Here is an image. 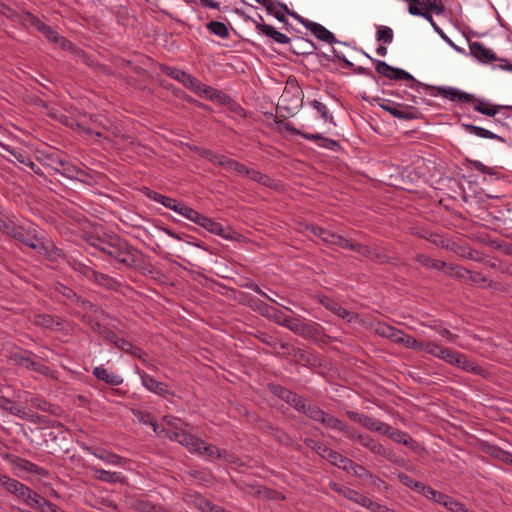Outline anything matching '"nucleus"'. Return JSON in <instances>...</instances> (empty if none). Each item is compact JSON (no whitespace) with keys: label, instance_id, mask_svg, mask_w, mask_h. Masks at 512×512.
Wrapping results in <instances>:
<instances>
[{"label":"nucleus","instance_id":"1","mask_svg":"<svg viewBox=\"0 0 512 512\" xmlns=\"http://www.w3.org/2000/svg\"><path fill=\"white\" fill-rule=\"evenodd\" d=\"M88 243L127 268L144 269V255L117 235L90 236Z\"/></svg>","mask_w":512,"mask_h":512},{"label":"nucleus","instance_id":"2","mask_svg":"<svg viewBox=\"0 0 512 512\" xmlns=\"http://www.w3.org/2000/svg\"><path fill=\"white\" fill-rule=\"evenodd\" d=\"M12 238L37 251L51 261H57L65 257L63 250L58 248L52 241L46 240L44 236L40 235L37 226L33 224L26 226L17 225Z\"/></svg>","mask_w":512,"mask_h":512},{"label":"nucleus","instance_id":"3","mask_svg":"<svg viewBox=\"0 0 512 512\" xmlns=\"http://www.w3.org/2000/svg\"><path fill=\"white\" fill-rule=\"evenodd\" d=\"M142 192L147 198L162 204L168 209L173 210L174 212L182 215L186 219L197 224L198 226L202 227L205 230L207 229L208 224L212 220L211 218L199 213L195 209L187 206L184 202L160 194L156 191L149 189L148 187H144L142 189Z\"/></svg>","mask_w":512,"mask_h":512},{"label":"nucleus","instance_id":"4","mask_svg":"<svg viewBox=\"0 0 512 512\" xmlns=\"http://www.w3.org/2000/svg\"><path fill=\"white\" fill-rule=\"evenodd\" d=\"M151 425L153 426L154 432L158 435L163 434L165 437L178 442L191 451L196 452V450H199V445H202L201 439L186 432L184 429H180L179 431H172L169 428L160 427L155 423H151Z\"/></svg>","mask_w":512,"mask_h":512},{"label":"nucleus","instance_id":"5","mask_svg":"<svg viewBox=\"0 0 512 512\" xmlns=\"http://www.w3.org/2000/svg\"><path fill=\"white\" fill-rule=\"evenodd\" d=\"M307 445L311 447L319 456L329 461L332 465L337 466L340 469H347L351 466V459L348 457H345L338 453L335 450H332L331 448L327 447L326 445L317 442L315 440L309 439L307 440Z\"/></svg>","mask_w":512,"mask_h":512},{"label":"nucleus","instance_id":"6","mask_svg":"<svg viewBox=\"0 0 512 512\" xmlns=\"http://www.w3.org/2000/svg\"><path fill=\"white\" fill-rule=\"evenodd\" d=\"M379 106L384 111L401 120H414L418 119L420 116V112L417 108L401 103H396L390 100L383 99L382 102L379 103Z\"/></svg>","mask_w":512,"mask_h":512},{"label":"nucleus","instance_id":"7","mask_svg":"<svg viewBox=\"0 0 512 512\" xmlns=\"http://www.w3.org/2000/svg\"><path fill=\"white\" fill-rule=\"evenodd\" d=\"M374 432H377L382 435H386L393 441L403 444L407 447L412 448L413 450L416 449V446L418 445L417 442L406 432L401 431L399 429H395L392 426H390L387 423H384L382 421H379L376 429Z\"/></svg>","mask_w":512,"mask_h":512},{"label":"nucleus","instance_id":"8","mask_svg":"<svg viewBox=\"0 0 512 512\" xmlns=\"http://www.w3.org/2000/svg\"><path fill=\"white\" fill-rule=\"evenodd\" d=\"M303 101V91L297 87H285L279 99L278 108L284 109L288 113L301 107Z\"/></svg>","mask_w":512,"mask_h":512},{"label":"nucleus","instance_id":"9","mask_svg":"<svg viewBox=\"0 0 512 512\" xmlns=\"http://www.w3.org/2000/svg\"><path fill=\"white\" fill-rule=\"evenodd\" d=\"M31 355L33 354L29 351H25V354L13 353L10 356V360L15 365L25 367L28 370L35 371L42 375H48L50 372L49 367L34 360Z\"/></svg>","mask_w":512,"mask_h":512},{"label":"nucleus","instance_id":"10","mask_svg":"<svg viewBox=\"0 0 512 512\" xmlns=\"http://www.w3.org/2000/svg\"><path fill=\"white\" fill-rule=\"evenodd\" d=\"M183 500L185 503L193 505L201 512H225L223 508L213 504L210 500L192 490L186 491L183 494Z\"/></svg>","mask_w":512,"mask_h":512},{"label":"nucleus","instance_id":"11","mask_svg":"<svg viewBox=\"0 0 512 512\" xmlns=\"http://www.w3.org/2000/svg\"><path fill=\"white\" fill-rule=\"evenodd\" d=\"M362 447L368 449L371 453L377 456H381L390 462H396V454L386 448L383 444L378 442L369 434L364 433L359 443Z\"/></svg>","mask_w":512,"mask_h":512},{"label":"nucleus","instance_id":"12","mask_svg":"<svg viewBox=\"0 0 512 512\" xmlns=\"http://www.w3.org/2000/svg\"><path fill=\"white\" fill-rule=\"evenodd\" d=\"M355 252L370 259L373 262L380 263V264H384V263L396 264V260H397L394 257H389L383 249L364 245L361 243H357Z\"/></svg>","mask_w":512,"mask_h":512},{"label":"nucleus","instance_id":"13","mask_svg":"<svg viewBox=\"0 0 512 512\" xmlns=\"http://www.w3.org/2000/svg\"><path fill=\"white\" fill-rule=\"evenodd\" d=\"M377 73L392 79V80H404V81H415V78L407 71L390 66L384 61H376L375 67Z\"/></svg>","mask_w":512,"mask_h":512},{"label":"nucleus","instance_id":"14","mask_svg":"<svg viewBox=\"0 0 512 512\" xmlns=\"http://www.w3.org/2000/svg\"><path fill=\"white\" fill-rule=\"evenodd\" d=\"M270 392L285 401L291 407H293L296 411L299 409V406L304 400V397L298 395L297 393L292 392L291 390L282 387L278 384H271L269 386Z\"/></svg>","mask_w":512,"mask_h":512},{"label":"nucleus","instance_id":"15","mask_svg":"<svg viewBox=\"0 0 512 512\" xmlns=\"http://www.w3.org/2000/svg\"><path fill=\"white\" fill-rule=\"evenodd\" d=\"M160 71L163 74L179 81L187 88L192 89L197 84V79L195 77H193L189 73H187L183 70H180L176 67L162 64V65H160Z\"/></svg>","mask_w":512,"mask_h":512},{"label":"nucleus","instance_id":"16","mask_svg":"<svg viewBox=\"0 0 512 512\" xmlns=\"http://www.w3.org/2000/svg\"><path fill=\"white\" fill-rule=\"evenodd\" d=\"M437 94L454 102L471 103L475 100L474 95L453 87H437Z\"/></svg>","mask_w":512,"mask_h":512},{"label":"nucleus","instance_id":"17","mask_svg":"<svg viewBox=\"0 0 512 512\" xmlns=\"http://www.w3.org/2000/svg\"><path fill=\"white\" fill-rule=\"evenodd\" d=\"M303 26L310 30L315 37H317L319 40L324 41L328 44H335L339 43V41L336 39L335 35L326 29L323 25L312 22V21H306L303 22Z\"/></svg>","mask_w":512,"mask_h":512},{"label":"nucleus","instance_id":"18","mask_svg":"<svg viewBox=\"0 0 512 512\" xmlns=\"http://www.w3.org/2000/svg\"><path fill=\"white\" fill-rule=\"evenodd\" d=\"M140 377L142 385L150 392L163 397L171 394L165 383L157 381L146 372L140 373Z\"/></svg>","mask_w":512,"mask_h":512},{"label":"nucleus","instance_id":"19","mask_svg":"<svg viewBox=\"0 0 512 512\" xmlns=\"http://www.w3.org/2000/svg\"><path fill=\"white\" fill-rule=\"evenodd\" d=\"M320 303L329 311L337 315L342 319H347L348 322H352L354 319L358 317V315L354 312H351L345 308H343L338 302L329 298L323 297L320 299Z\"/></svg>","mask_w":512,"mask_h":512},{"label":"nucleus","instance_id":"20","mask_svg":"<svg viewBox=\"0 0 512 512\" xmlns=\"http://www.w3.org/2000/svg\"><path fill=\"white\" fill-rule=\"evenodd\" d=\"M470 54L482 63H489L497 60L492 50L486 48L482 43L475 41L469 44Z\"/></svg>","mask_w":512,"mask_h":512},{"label":"nucleus","instance_id":"21","mask_svg":"<svg viewBox=\"0 0 512 512\" xmlns=\"http://www.w3.org/2000/svg\"><path fill=\"white\" fill-rule=\"evenodd\" d=\"M290 50L296 55H311L316 52L317 47L309 39L296 37L290 43Z\"/></svg>","mask_w":512,"mask_h":512},{"label":"nucleus","instance_id":"22","mask_svg":"<svg viewBox=\"0 0 512 512\" xmlns=\"http://www.w3.org/2000/svg\"><path fill=\"white\" fill-rule=\"evenodd\" d=\"M11 462L15 467L28 473L35 474L40 477L48 475V471L45 468L40 467L27 459L15 456Z\"/></svg>","mask_w":512,"mask_h":512},{"label":"nucleus","instance_id":"23","mask_svg":"<svg viewBox=\"0 0 512 512\" xmlns=\"http://www.w3.org/2000/svg\"><path fill=\"white\" fill-rule=\"evenodd\" d=\"M93 375L100 381L105 382L111 386H119L123 383V378L113 372L108 371L103 366H98L93 369Z\"/></svg>","mask_w":512,"mask_h":512},{"label":"nucleus","instance_id":"24","mask_svg":"<svg viewBox=\"0 0 512 512\" xmlns=\"http://www.w3.org/2000/svg\"><path fill=\"white\" fill-rule=\"evenodd\" d=\"M86 450L107 464H111V465H121L122 464L123 458L113 452L108 451V450H105L102 448H92V447H88V448H86Z\"/></svg>","mask_w":512,"mask_h":512},{"label":"nucleus","instance_id":"25","mask_svg":"<svg viewBox=\"0 0 512 512\" xmlns=\"http://www.w3.org/2000/svg\"><path fill=\"white\" fill-rule=\"evenodd\" d=\"M90 471L93 473V477L96 480L106 483H118L122 481V475L119 472H110L96 466H89Z\"/></svg>","mask_w":512,"mask_h":512},{"label":"nucleus","instance_id":"26","mask_svg":"<svg viewBox=\"0 0 512 512\" xmlns=\"http://www.w3.org/2000/svg\"><path fill=\"white\" fill-rule=\"evenodd\" d=\"M298 412L304 414L306 417L310 418L313 421L321 422L325 411L320 409L319 406L309 403L304 398L303 402L299 406V409H297Z\"/></svg>","mask_w":512,"mask_h":512},{"label":"nucleus","instance_id":"27","mask_svg":"<svg viewBox=\"0 0 512 512\" xmlns=\"http://www.w3.org/2000/svg\"><path fill=\"white\" fill-rule=\"evenodd\" d=\"M302 137L306 140L314 141L321 148H325L332 151H336L340 146L338 141L326 138L318 133L302 134Z\"/></svg>","mask_w":512,"mask_h":512},{"label":"nucleus","instance_id":"28","mask_svg":"<svg viewBox=\"0 0 512 512\" xmlns=\"http://www.w3.org/2000/svg\"><path fill=\"white\" fill-rule=\"evenodd\" d=\"M462 127L466 132L473 134L477 137L486 138V139H494V140H498L500 142H505V139L503 137L493 133L492 131H490L488 129H485V128H482V127H479V126H476L473 124H466V123H462Z\"/></svg>","mask_w":512,"mask_h":512},{"label":"nucleus","instance_id":"29","mask_svg":"<svg viewBox=\"0 0 512 512\" xmlns=\"http://www.w3.org/2000/svg\"><path fill=\"white\" fill-rule=\"evenodd\" d=\"M346 415L348 416L349 419L361 424L363 427L372 432L375 431L379 423V420L373 419L366 414L358 413L356 411H346Z\"/></svg>","mask_w":512,"mask_h":512},{"label":"nucleus","instance_id":"30","mask_svg":"<svg viewBox=\"0 0 512 512\" xmlns=\"http://www.w3.org/2000/svg\"><path fill=\"white\" fill-rule=\"evenodd\" d=\"M285 327L295 334L303 337L311 336L313 332V327L311 325L304 323L297 318L290 317Z\"/></svg>","mask_w":512,"mask_h":512},{"label":"nucleus","instance_id":"31","mask_svg":"<svg viewBox=\"0 0 512 512\" xmlns=\"http://www.w3.org/2000/svg\"><path fill=\"white\" fill-rule=\"evenodd\" d=\"M27 401L30 402L32 407L39 409L43 412H48L55 416L60 414L59 406L48 402L46 399H44L42 397H31Z\"/></svg>","mask_w":512,"mask_h":512},{"label":"nucleus","instance_id":"32","mask_svg":"<svg viewBox=\"0 0 512 512\" xmlns=\"http://www.w3.org/2000/svg\"><path fill=\"white\" fill-rule=\"evenodd\" d=\"M92 281L109 290H117L121 285L117 279L98 271L92 274Z\"/></svg>","mask_w":512,"mask_h":512},{"label":"nucleus","instance_id":"33","mask_svg":"<svg viewBox=\"0 0 512 512\" xmlns=\"http://www.w3.org/2000/svg\"><path fill=\"white\" fill-rule=\"evenodd\" d=\"M502 108L512 109V106L492 105V104H489L488 102H486L484 100H480V99H478L477 103L474 105L475 111H477L483 115L489 116V117H494L499 112V110Z\"/></svg>","mask_w":512,"mask_h":512},{"label":"nucleus","instance_id":"34","mask_svg":"<svg viewBox=\"0 0 512 512\" xmlns=\"http://www.w3.org/2000/svg\"><path fill=\"white\" fill-rule=\"evenodd\" d=\"M415 260L425 268L432 270L440 271L448 266L444 261L431 258L430 256L421 253L416 255Z\"/></svg>","mask_w":512,"mask_h":512},{"label":"nucleus","instance_id":"35","mask_svg":"<svg viewBox=\"0 0 512 512\" xmlns=\"http://www.w3.org/2000/svg\"><path fill=\"white\" fill-rule=\"evenodd\" d=\"M337 492L341 493L345 498L348 500L357 503L363 507H366L368 501L370 498L363 495L362 493L355 491L353 489L344 487V488H338L336 489Z\"/></svg>","mask_w":512,"mask_h":512},{"label":"nucleus","instance_id":"36","mask_svg":"<svg viewBox=\"0 0 512 512\" xmlns=\"http://www.w3.org/2000/svg\"><path fill=\"white\" fill-rule=\"evenodd\" d=\"M1 147L10 153L18 162L28 166L30 169H34V162L31 160V157L28 153L22 149H15L8 145L0 144Z\"/></svg>","mask_w":512,"mask_h":512},{"label":"nucleus","instance_id":"37","mask_svg":"<svg viewBox=\"0 0 512 512\" xmlns=\"http://www.w3.org/2000/svg\"><path fill=\"white\" fill-rule=\"evenodd\" d=\"M58 173L71 180L78 179L79 176L85 175L84 170L75 166L74 164L70 163L67 160H65L64 163H62L60 171H58Z\"/></svg>","mask_w":512,"mask_h":512},{"label":"nucleus","instance_id":"38","mask_svg":"<svg viewBox=\"0 0 512 512\" xmlns=\"http://www.w3.org/2000/svg\"><path fill=\"white\" fill-rule=\"evenodd\" d=\"M16 22L22 24L25 28L35 27L37 30L43 24L38 17L28 11H21Z\"/></svg>","mask_w":512,"mask_h":512},{"label":"nucleus","instance_id":"39","mask_svg":"<svg viewBox=\"0 0 512 512\" xmlns=\"http://www.w3.org/2000/svg\"><path fill=\"white\" fill-rule=\"evenodd\" d=\"M237 15L242 17L245 21H250L255 25L256 31L263 35V28L262 27H269L268 24L264 23V18L262 15L257 14L256 17H252L250 15H247L242 9L235 8L233 10Z\"/></svg>","mask_w":512,"mask_h":512},{"label":"nucleus","instance_id":"40","mask_svg":"<svg viewBox=\"0 0 512 512\" xmlns=\"http://www.w3.org/2000/svg\"><path fill=\"white\" fill-rule=\"evenodd\" d=\"M114 345L123 352L129 353L137 358H141L144 354V351L141 348L134 346L131 342L123 338L118 337Z\"/></svg>","mask_w":512,"mask_h":512},{"label":"nucleus","instance_id":"41","mask_svg":"<svg viewBox=\"0 0 512 512\" xmlns=\"http://www.w3.org/2000/svg\"><path fill=\"white\" fill-rule=\"evenodd\" d=\"M193 89H195L199 93L205 94L207 99H209L210 101H220V102L222 101L223 94L220 91H218L210 86H207L198 80H197V84L194 86Z\"/></svg>","mask_w":512,"mask_h":512},{"label":"nucleus","instance_id":"42","mask_svg":"<svg viewBox=\"0 0 512 512\" xmlns=\"http://www.w3.org/2000/svg\"><path fill=\"white\" fill-rule=\"evenodd\" d=\"M257 3L264 6L268 12V14L274 16L278 21L287 23V18L283 11L276 9V2L275 0H255Z\"/></svg>","mask_w":512,"mask_h":512},{"label":"nucleus","instance_id":"43","mask_svg":"<svg viewBox=\"0 0 512 512\" xmlns=\"http://www.w3.org/2000/svg\"><path fill=\"white\" fill-rule=\"evenodd\" d=\"M263 35L271 38L273 41L279 44H290L292 39L287 35L277 31L273 26L269 25V27H262Z\"/></svg>","mask_w":512,"mask_h":512},{"label":"nucleus","instance_id":"44","mask_svg":"<svg viewBox=\"0 0 512 512\" xmlns=\"http://www.w3.org/2000/svg\"><path fill=\"white\" fill-rule=\"evenodd\" d=\"M306 230L311 231L315 236L319 237L324 243L332 244L335 233L317 225H307Z\"/></svg>","mask_w":512,"mask_h":512},{"label":"nucleus","instance_id":"45","mask_svg":"<svg viewBox=\"0 0 512 512\" xmlns=\"http://www.w3.org/2000/svg\"><path fill=\"white\" fill-rule=\"evenodd\" d=\"M199 454H206L210 458H222L226 454L225 450L219 449L215 445H211L202 440V445H199V450H196Z\"/></svg>","mask_w":512,"mask_h":512},{"label":"nucleus","instance_id":"46","mask_svg":"<svg viewBox=\"0 0 512 512\" xmlns=\"http://www.w3.org/2000/svg\"><path fill=\"white\" fill-rule=\"evenodd\" d=\"M135 508L139 512H169L160 505H156L149 500L139 499L135 502Z\"/></svg>","mask_w":512,"mask_h":512},{"label":"nucleus","instance_id":"47","mask_svg":"<svg viewBox=\"0 0 512 512\" xmlns=\"http://www.w3.org/2000/svg\"><path fill=\"white\" fill-rule=\"evenodd\" d=\"M448 270L445 273L449 276L455 277L456 279L463 280L468 282L470 271L462 266H457L453 264H448Z\"/></svg>","mask_w":512,"mask_h":512},{"label":"nucleus","instance_id":"48","mask_svg":"<svg viewBox=\"0 0 512 512\" xmlns=\"http://www.w3.org/2000/svg\"><path fill=\"white\" fill-rule=\"evenodd\" d=\"M43 157L45 159V165L53 169L56 173L60 171V167L65 161L58 152L44 154Z\"/></svg>","mask_w":512,"mask_h":512},{"label":"nucleus","instance_id":"49","mask_svg":"<svg viewBox=\"0 0 512 512\" xmlns=\"http://www.w3.org/2000/svg\"><path fill=\"white\" fill-rule=\"evenodd\" d=\"M320 423L328 428L338 430L342 433L347 425L344 422H342L341 420H339L338 418L333 417L332 415L328 414L327 412H325Z\"/></svg>","mask_w":512,"mask_h":512},{"label":"nucleus","instance_id":"50","mask_svg":"<svg viewBox=\"0 0 512 512\" xmlns=\"http://www.w3.org/2000/svg\"><path fill=\"white\" fill-rule=\"evenodd\" d=\"M206 27L211 33H213L223 39H226L229 37V30L223 22L210 21L206 25Z\"/></svg>","mask_w":512,"mask_h":512},{"label":"nucleus","instance_id":"51","mask_svg":"<svg viewBox=\"0 0 512 512\" xmlns=\"http://www.w3.org/2000/svg\"><path fill=\"white\" fill-rule=\"evenodd\" d=\"M468 282L483 288H491L493 286V282L489 280L485 275L473 271H470Z\"/></svg>","mask_w":512,"mask_h":512},{"label":"nucleus","instance_id":"52","mask_svg":"<svg viewBox=\"0 0 512 512\" xmlns=\"http://www.w3.org/2000/svg\"><path fill=\"white\" fill-rule=\"evenodd\" d=\"M21 484L22 483L16 479L10 478L7 475L0 474V485L10 493L16 495Z\"/></svg>","mask_w":512,"mask_h":512},{"label":"nucleus","instance_id":"53","mask_svg":"<svg viewBox=\"0 0 512 512\" xmlns=\"http://www.w3.org/2000/svg\"><path fill=\"white\" fill-rule=\"evenodd\" d=\"M247 177L266 187H272L273 185V180L268 175H265L258 170L250 169Z\"/></svg>","mask_w":512,"mask_h":512},{"label":"nucleus","instance_id":"54","mask_svg":"<svg viewBox=\"0 0 512 512\" xmlns=\"http://www.w3.org/2000/svg\"><path fill=\"white\" fill-rule=\"evenodd\" d=\"M206 231H208L209 233L221 236L224 239H231L232 238L230 232H228L223 227L222 224H220L219 222L214 221L213 219L208 224V227H207Z\"/></svg>","mask_w":512,"mask_h":512},{"label":"nucleus","instance_id":"55","mask_svg":"<svg viewBox=\"0 0 512 512\" xmlns=\"http://www.w3.org/2000/svg\"><path fill=\"white\" fill-rule=\"evenodd\" d=\"M344 471L350 472L352 471L353 474L359 478H374V475L369 472L365 467L362 465L356 464L354 461L351 460V466L347 469H343Z\"/></svg>","mask_w":512,"mask_h":512},{"label":"nucleus","instance_id":"56","mask_svg":"<svg viewBox=\"0 0 512 512\" xmlns=\"http://www.w3.org/2000/svg\"><path fill=\"white\" fill-rule=\"evenodd\" d=\"M424 496L427 499L432 500L442 506L445 503V501L448 500L449 497V495L437 491L433 489L431 486H429L428 489H426V494Z\"/></svg>","mask_w":512,"mask_h":512},{"label":"nucleus","instance_id":"57","mask_svg":"<svg viewBox=\"0 0 512 512\" xmlns=\"http://www.w3.org/2000/svg\"><path fill=\"white\" fill-rule=\"evenodd\" d=\"M310 105L320 114L324 121L333 122V116L329 114L328 108L325 104L318 100H313L310 102Z\"/></svg>","mask_w":512,"mask_h":512},{"label":"nucleus","instance_id":"58","mask_svg":"<svg viewBox=\"0 0 512 512\" xmlns=\"http://www.w3.org/2000/svg\"><path fill=\"white\" fill-rule=\"evenodd\" d=\"M33 323L44 328H51L55 324V319L53 316L48 314H36L34 316Z\"/></svg>","mask_w":512,"mask_h":512},{"label":"nucleus","instance_id":"59","mask_svg":"<svg viewBox=\"0 0 512 512\" xmlns=\"http://www.w3.org/2000/svg\"><path fill=\"white\" fill-rule=\"evenodd\" d=\"M457 361H455V366L459 367V368H462L463 370L467 371V372H471V371H476L477 369V366L472 362L470 361L466 355L464 354H458L457 356Z\"/></svg>","mask_w":512,"mask_h":512},{"label":"nucleus","instance_id":"60","mask_svg":"<svg viewBox=\"0 0 512 512\" xmlns=\"http://www.w3.org/2000/svg\"><path fill=\"white\" fill-rule=\"evenodd\" d=\"M55 44L59 45V47L62 50L69 51L72 54L78 55L83 52L78 47H76L71 41H69L67 38H65L61 35L59 36V38L57 39V42H55Z\"/></svg>","mask_w":512,"mask_h":512},{"label":"nucleus","instance_id":"61","mask_svg":"<svg viewBox=\"0 0 512 512\" xmlns=\"http://www.w3.org/2000/svg\"><path fill=\"white\" fill-rule=\"evenodd\" d=\"M377 40L384 44H390L393 41V30L387 26H380L377 30Z\"/></svg>","mask_w":512,"mask_h":512},{"label":"nucleus","instance_id":"62","mask_svg":"<svg viewBox=\"0 0 512 512\" xmlns=\"http://www.w3.org/2000/svg\"><path fill=\"white\" fill-rule=\"evenodd\" d=\"M459 353L454 352L453 350L445 347H441L438 358L445 361L446 363L455 364V361H457V356Z\"/></svg>","mask_w":512,"mask_h":512},{"label":"nucleus","instance_id":"63","mask_svg":"<svg viewBox=\"0 0 512 512\" xmlns=\"http://www.w3.org/2000/svg\"><path fill=\"white\" fill-rule=\"evenodd\" d=\"M398 344H402L406 348L415 349L419 351L421 341H417L411 335L405 334L403 332Z\"/></svg>","mask_w":512,"mask_h":512},{"label":"nucleus","instance_id":"64","mask_svg":"<svg viewBox=\"0 0 512 512\" xmlns=\"http://www.w3.org/2000/svg\"><path fill=\"white\" fill-rule=\"evenodd\" d=\"M39 32H41L48 41L55 43L57 42V39L59 38V34L57 31H55L51 26L43 24L39 27Z\"/></svg>","mask_w":512,"mask_h":512}]
</instances>
